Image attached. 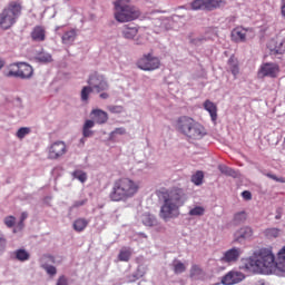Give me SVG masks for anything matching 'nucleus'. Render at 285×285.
<instances>
[{"mask_svg": "<svg viewBox=\"0 0 285 285\" xmlns=\"http://www.w3.org/2000/svg\"><path fill=\"white\" fill-rule=\"evenodd\" d=\"M38 61L41 63H50V61H52V56L50 53H40L38 56Z\"/></svg>", "mask_w": 285, "mask_h": 285, "instance_id": "58836bf2", "label": "nucleus"}, {"mask_svg": "<svg viewBox=\"0 0 285 285\" xmlns=\"http://www.w3.org/2000/svg\"><path fill=\"white\" fill-rule=\"evenodd\" d=\"M226 6V0H194L191 2L193 10H217V8H223Z\"/></svg>", "mask_w": 285, "mask_h": 285, "instance_id": "1a4fd4ad", "label": "nucleus"}, {"mask_svg": "<svg viewBox=\"0 0 285 285\" xmlns=\"http://www.w3.org/2000/svg\"><path fill=\"white\" fill-rule=\"evenodd\" d=\"M32 41H46V29L41 26H37L31 31Z\"/></svg>", "mask_w": 285, "mask_h": 285, "instance_id": "412c9836", "label": "nucleus"}, {"mask_svg": "<svg viewBox=\"0 0 285 285\" xmlns=\"http://www.w3.org/2000/svg\"><path fill=\"white\" fill-rule=\"evenodd\" d=\"M141 185L132 178L121 177L114 181L109 199L111 202H128L139 193Z\"/></svg>", "mask_w": 285, "mask_h": 285, "instance_id": "f257e3e1", "label": "nucleus"}, {"mask_svg": "<svg viewBox=\"0 0 285 285\" xmlns=\"http://www.w3.org/2000/svg\"><path fill=\"white\" fill-rule=\"evenodd\" d=\"M16 222H17V218L14 216H8L4 218V224L6 226H8V228H12Z\"/></svg>", "mask_w": 285, "mask_h": 285, "instance_id": "a19ab883", "label": "nucleus"}, {"mask_svg": "<svg viewBox=\"0 0 285 285\" xmlns=\"http://www.w3.org/2000/svg\"><path fill=\"white\" fill-rule=\"evenodd\" d=\"M176 130L191 141H199L207 135L206 127L190 116H180L176 120Z\"/></svg>", "mask_w": 285, "mask_h": 285, "instance_id": "7ed1b4c3", "label": "nucleus"}, {"mask_svg": "<svg viewBox=\"0 0 285 285\" xmlns=\"http://www.w3.org/2000/svg\"><path fill=\"white\" fill-rule=\"evenodd\" d=\"M35 69L28 62H14L9 65L7 77H16V79H31Z\"/></svg>", "mask_w": 285, "mask_h": 285, "instance_id": "423d86ee", "label": "nucleus"}, {"mask_svg": "<svg viewBox=\"0 0 285 285\" xmlns=\"http://www.w3.org/2000/svg\"><path fill=\"white\" fill-rule=\"evenodd\" d=\"M246 212H239L234 215L233 222L236 226H239V224H244V222H246Z\"/></svg>", "mask_w": 285, "mask_h": 285, "instance_id": "7c9ffc66", "label": "nucleus"}, {"mask_svg": "<svg viewBox=\"0 0 285 285\" xmlns=\"http://www.w3.org/2000/svg\"><path fill=\"white\" fill-rule=\"evenodd\" d=\"M100 99H108L110 97V95L108 92H101L99 95Z\"/></svg>", "mask_w": 285, "mask_h": 285, "instance_id": "3c124183", "label": "nucleus"}, {"mask_svg": "<svg viewBox=\"0 0 285 285\" xmlns=\"http://www.w3.org/2000/svg\"><path fill=\"white\" fill-rule=\"evenodd\" d=\"M87 83L89 85L90 88L96 90V92H104L110 88V85L108 83V80H106V76L99 73V72H92L89 78Z\"/></svg>", "mask_w": 285, "mask_h": 285, "instance_id": "6e6552de", "label": "nucleus"}, {"mask_svg": "<svg viewBox=\"0 0 285 285\" xmlns=\"http://www.w3.org/2000/svg\"><path fill=\"white\" fill-rule=\"evenodd\" d=\"M111 135H126V128L118 127L111 132Z\"/></svg>", "mask_w": 285, "mask_h": 285, "instance_id": "a18cd8bd", "label": "nucleus"}, {"mask_svg": "<svg viewBox=\"0 0 285 285\" xmlns=\"http://www.w3.org/2000/svg\"><path fill=\"white\" fill-rule=\"evenodd\" d=\"M141 17L139 8L132 4H114V18L118 23H128L135 21Z\"/></svg>", "mask_w": 285, "mask_h": 285, "instance_id": "39448f33", "label": "nucleus"}, {"mask_svg": "<svg viewBox=\"0 0 285 285\" xmlns=\"http://www.w3.org/2000/svg\"><path fill=\"white\" fill-rule=\"evenodd\" d=\"M6 248V238L3 237V234H0V250H4Z\"/></svg>", "mask_w": 285, "mask_h": 285, "instance_id": "8fccbe9b", "label": "nucleus"}, {"mask_svg": "<svg viewBox=\"0 0 285 285\" xmlns=\"http://www.w3.org/2000/svg\"><path fill=\"white\" fill-rule=\"evenodd\" d=\"M275 219H282V215H276Z\"/></svg>", "mask_w": 285, "mask_h": 285, "instance_id": "5fc2aeb1", "label": "nucleus"}, {"mask_svg": "<svg viewBox=\"0 0 285 285\" xmlns=\"http://www.w3.org/2000/svg\"><path fill=\"white\" fill-rule=\"evenodd\" d=\"M174 273L176 275H179L181 273H186V265H184V263L181 262H177L174 264Z\"/></svg>", "mask_w": 285, "mask_h": 285, "instance_id": "e433bc0d", "label": "nucleus"}, {"mask_svg": "<svg viewBox=\"0 0 285 285\" xmlns=\"http://www.w3.org/2000/svg\"><path fill=\"white\" fill-rule=\"evenodd\" d=\"M203 106L205 110L210 115L213 124H217V105L210 100H205Z\"/></svg>", "mask_w": 285, "mask_h": 285, "instance_id": "a211bd4d", "label": "nucleus"}, {"mask_svg": "<svg viewBox=\"0 0 285 285\" xmlns=\"http://www.w3.org/2000/svg\"><path fill=\"white\" fill-rule=\"evenodd\" d=\"M285 41L272 39L268 43L271 55H284L285 53Z\"/></svg>", "mask_w": 285, "mask_h": 285, "instance_id": "2eb2a0df", "label": "nucleus"}, {"mask_svg": "<svg viewBox=\"0 0 285 285\" xmlns=\"http://www.w3.org/2000/svg\"><path fill=\"white\" fill-rule=\"evenodd\" d=\"M130 257H132V249L122 247L118 254L119 262H130Z\"/></svg>", "mask_w": 285, "mask_h": 285, "instance_id": "393cba45", "label": "nucleus"}, {"mask_svg": "<svg viewBox=\"0 0 285 285\" xmlns=\"http://www.w3.org/2000/svg\"><path fill=\"white\" fill-rule=\"evenodd\" d=\"M142 224L145 226L151 227L155 226V224H157V219H155L154 216L150 214H145L142 215Z\"/></svg>", "mask_w": 285, "mask_h": 285, "instance_id": "473e14b6", "label": "nucleus"}, {"mask_svg": "<svg viewBox=\"0 0 285 285\" xmlns=\"http://www.w3.org/2000/svg\"><path fill=\"white\" fill-rule=\"evenodd\" d=\"M3 66H4L3 60H0V70H1V68H3Z\"/></svg>", "mask_w": 285, "mask_h": 285, "instance_id": "864d4df0", "label": "nucleus"}, {"mask_svg": "<svg viewBox=\"0 0 285 285\" xmlns=\"http://www.w3.org/2000/svg\"><path fill=\"white\" fill-rule=\"evenodd\" d=\"M239 257H242V248L233 247L224 253L220 262L223 264H235V262L239 261Z\"/></svg>", "mask_w": 285, "mask_h": 285, "instance_id": "f8f14e48", "label": "nucleus"}, {"mask_svg": "<svg viewBox=\"0 0 285 285\" xmlns=\"http://www.w3.org/2000/svg\"><path fill=\"white\" fill-rule=\"evenodd\" d=\"M30 132H31L30 127H22L18 129L16 137H18V139H23L26 135H30Z\"/></svg>", "mask_w": 285, "mask_h": 285, "instance_id": "c9c22d12", "label": "nucleus"}, {"mask_svg": "<svg viewBox=\"0 0 285 285\" xmlns=\"http://www.w3.org/2000/svg\"><path fill=\"white\" fill-rule=\"evenodd\" d=\"M21 12H23V4L19 1H11L0 13V28L1 30H10L14 23H17V19L21 17Z\"/></svg>", "mask_w": 285, "mask_h": 285, "instance_id": "20e7f679", "label": "nucleus"}, {"mask_svg": "<svg viewBox=\"0 0 285 285\" xmlns=\"http://www.w3.org/2000/svg\"><path fill=\"white\" fill-rule=\"evenodd\" d=\"M88 204V198H83L81 200L73 202L71 208H81V206H86Z\"/></svg>", "mask_w": 285, "mask_h": 285, "instance_id": "79ce46f5", "label": "nucleus"}, {"mask_svg": "<svg viewBox=\"0 0 285 285\" xmlns=\"http://www.w3.org/2000/svg\"><path fill=\"white\" fill-rule=\"evenodd\" d=\"M107 110L114 115H120V112H124V107L118 105H110L107 107Z\"/></svg>", "mask_w": 285, "mask_h": 285, "instance_id": "4c0bfd02", "label": "nucleus"}, {"mask_svg": "<svg viewBox=\"0 0 285 285\" xmlns=\"http://www.w3.org/2000/svg\"><path fill=\"white\" fill-rule=\"evenodd\" d=\"M67 153L68 147L66 146V142L58 140L50 145L48 157L49 159H60V157H63Z\"/></svg>", "mask_w": 285, "mask_h": 285, "instance_id": "9d476101", "label": "nucleus"}, {"mask_svg": "<svg viewBox=\"0 0 285 285\" xmlns=\"http://www.w3.org/2000/svg\"><path fill=\"white\" fill-rule=\"evenodd\" d=\"M139 35V27L135 24H125L122 27V37L125 39H135Z\"/></svg>", "mask_w": 285, "mask_h": 285, "instance_id": "f3484780", "label": "nucleus"}, {"mask_svg": "<svg viewBox=\"0 0 285 285\" xmlns=\"http://www.w3.org/2000/svg\"><path fill=\"white\" fill-rule=\"evenodd\" d=\"M76 39H77V30L75 29H70L69 31H66L61 37V41L62 43H65V46H72Z\"/></svg>", "mask_w": 285, "mask_h": 285, "instance_id": "4be33fe9", "label": "nucleus"}, {"mask_svg": "<svg viewBox=\"0 0 285 285\" xmlns=\"http://www.w3.org/2000/svg\"><path fill=\"white\" fill-rule=\"evenodd\" d=\"M73 177L75 179H78L79 181H81V184H85V181H87L88 179V175L82 170L73 171Z\"/></svg>", "mask_w": 285, "mask_h": 285, "instance_id": "72a5a7b5", "label": "nucleus"}, {"mask_svg": "<svg viewBox=\"0 0 285 285\" xmlns=\"http://www.w3.org/2000/svg\"><path fill=\"white\" fill-rule=\"evenodd\" d=\"M13 255L18 262H28V259H30V253H28L26 249H18L13 253Z\"/></svg>", "mask_w": 285, "mask_h": 285, "instance_id": "c85d7f7f", "label": "nucleus"}, {"mask_svg": "<svg viewBox=\"0 0 285 285\" xmlns=\"http://www.w3.org/2000/svg\"><path fill=\"white\" fill-rule=\"evenodd\" d=\"M157 195L164 199V204L160 208V217L163 219L179 217V208L184 206L181 191L177 189L170 191H168V189H161L157 191Z\"/></svg>", "mask_w": 285, "mask_h": 285, "instance_id": "f03ea898", "label": "nucleus"}, {"mask_svg": "<svg viewBox=\"0 0 285 285\" xmlns=\"http://www.w3.org/2000/svg\"><path fill=\"white\" fill-rule=\"evenodd\" d=\"M206 214V208L204 206H195L188 212L189 217H203Z\"/></svg>", "mask_w": 285, "mask_h": 285, "instance_id": "cd10ccee", "label": "nucleus"}, {"mask_svg": "<svg viewBox=\"0 0 285 285\" xmlns=\"http://www.w3.org/2000/svg\"><path fill=\"white\" fill-rule=\"evenodd\" d=\"M245 275L242 272L230 271L222 278V284L224 285H234L239 284V282H244Z\"/></svg>", "mask_w": 285, "mask_h": 285, "instance_id": "4468645a", "label": "nucleus"}, {"mask_svg": "<svg viewBox=\"0 0 285 285\" xmlns=\"http://www.w3.org/2000/svg\"><path fill=\"white\" fill-rule=\"evenodd\" d=\"M228 66L232 75L236 78L237 75H239V62L237 59H235V57H230L228 59Z\"/></svg>", "mask_w": 285, "mask_h": 285, "instance_id": "a878e982", "label": "nucleus"}, {"mask_svg": "<svg viewBox=\"0 0 285 285\" xmlns=\"http://www.w3.org/2000/svg\"><path fill=\"white\" fill-rule=\"evenodd\" d=\"M234 237L235 242H242V239H250V237H253V228L243 227L234 234Z\"/></svg>", "mask_w": 285, "mask_h": 285, "instance_id": "6ab92c4d", "label": "nucleus"}, {"mask_svg": "<svg viewBox=\"0 0 285 285\" xmlns=\"http://www.w3.org/2000/svg\"><path fill=\"white\" fill-rule=\"evenodd\" d=\"M258 75L261 77H271L272 79H277L279 75V65L275 62H265L261 66Z\"/></svg>", "mask_w": 285, "mask_h": 285, "instance_id": "9b49d317", "label": "nucleus"}, {"mask_svg": "<svg viewBox=\"0 0 285 285\" xmlns=\"http://www.w3.org/2000/svg\"><path fill=\"white\" fill-rule=\"evenodd\" d=\"M90 117L96 124L102 126L104 124H108V112L101 109H92L90 112Z\"/></svg>", "mask_w": 285, "mask_h": 285, "instance_id": "dca6fc26", "label": "nucleus"}, {"mask_svg": "<svg viewBox=\"0 0 285 285\" xmlns=\"http://www.w3.org/2000/svg\"><path fill=\"white\" fill-rule=\"evenodd\" d=\"M218 170L222 173V175H225L226 177H233L234 179H237V177H239V171L226 165H219Z\"/></svg>", "mask_w": 285, "mask_h": 285, "instance_id": "5701e85b", "label": "nucleus"}, {"mask_svg": "<svg viewBox=\"0 0 285 285\" xmlns=\"http://www.w3.org/2000/svg\"><path fill=\"white\" fill-rule=\"evenodd\" d=\"M139 70L145 72H153V70H159L161 67V60L155 57L153 53H145L136 63Z\"/></svg>", "mask_w": 285, "mask_h": 285, "instance_id": "0eeeda50", "label": "nucleus"}, {"mask_svg": "<svg viewBox=\"0 0 285 285\" xmlns=\"http://www.w3.org/2000/svg\"><path fill=\"white\" fill-rule=\"evenodd\" d=\"M56 285H68V278L66 276H60Z\"/></svg>", "mask_w": 285, "mask_h": 285, "instance_id": "49530a36", "label": "nucleus"}, {"mask_svg": "<svg viewBox=\"0 0 285 285\" xmlns=\"http://www.w3.org/2000/svg\"><path fill=\"white\" fill-rule=\"evenodd\" d=\"M191 181L193 184H195V186H202V184L204 183V171H196L191 176Z\"/></svg>", "mask_w": 285, "mask_h": 285, "instance_id": "2f4dec72", "label": "nucleus"}, {"mask_svg": "<svg viewBox=\"0 0 285 285\" xmlns=\"http://www.w3.org/2000/svg\"><path fill=\"white\" fill-rule=\"evenodd\" d=\"M189 276L191 279H204V277H206V273L202 266L194 264L189 271Z\"/></svg>", "mask_w": 285, "mask_h": 285, "instance_id": "aec40b11", "label": "nucleus"}, {"mask_svg": "<svg viewBox=\"0 0 285 285\" xmlns=\"http://www.w3.org/2000/svg\"><path fill=\"white\" fill-rule=\"evenodd\" d=\"M261 285H266V284L262 283Z\"/></svg>", "mask_w": 285, "mask_h": 285, "instance_id": "6e6d98bb", "label": "nucleus"}, {"mask_svg": "<svg viewBox=\"0 0 285 285\" xmlns=\"http://www.w3.org/2000/svg\"><path fill=\"white\" fill-rule=\"evenodd\" d=\"M242 197H243V199H246L248 202V200L253 199V194H250V191H248V190H245L242 193Z\"/></svg>", "mask_w": 285, "mask_h": 285, "instance_id": "09e8293b", "label": "nucleus"}, {"mask_svg": "<svg viewBox=\"0 0 285 285\" xmlns=\"http://www.w3.org/2000/svg\"><path fill=\"white\" fill-rule=\"evenodd\" d=\"M249 32H253L252 28L236 27L232 30V40L236 43H244Z\"/></svg>", "mask_w": 285, "mask_h": 285, "instance_id": "ddd939ff", "label": "nucleus"}, {"mask_svg": "<svg viewBox=\"0 0 285 285\" xmlns=\"http://www.w3.org/2000/svg\"><path fill=\"white\" fill-rule=\"evenodd\" d=\"M88 227V220L86 218H78L73 222V230L81 233Z\"/></svg>", "mask_w": 285, "mask_h": 285, "instance_id": "bb28decb", "label": "nucleus"}, {"mask_svg": "<svg viewBox=\"0 0 285 285\" xmlns=\"http://www.w3.org/2000/svg\"><path fill=\"white\" fill-rule=\"evenodd\" d=\"M26 219H28V214L26 212H23L21 214V217H20V222L17 226L18 230H22L23 229V222H26Z\"/></svg>", "mask_w": 285, "mask_h": 285, "instance_id": "37998d69", "label": "nucleus"}, {"mask_svg": "<svg viewBox=\"0 0 285 285\" xmlns=\"http://www.w3.org/2000/svg\"><path fill=\"white\" fill-rule=\"evenodd\" d=\"M265 235L268 239H275L279 237V230L277 228H268L265 230Z\"/></svg>", "mask_w": 285, "mask_h": 285, "instance_id": "f704fd0d", "label": "nucleus"}, {"mask_svg": "<svg viewBox=\"0 0 285 285\" xmlns=\"http://www.w3.org/2000/svg\"><path fill=\"white\" fill-rule=\"evenodd\" d=\"M48 259L55 264V256H48Z\"/></svg>", "mask_w": 285, "mask_h": 285, "instance_id": "603ef678", "label": "nucleus"}, {"mask_svg": "<svg viewBox=\"0 0 285 285\" xmlns=\"http://www.w3.org/2000/svg\"><path fill=\"white\" fill-rule=\"evenodd\" d=\"M132 0H116L114 1V6H129L128 3H130Z\"/></svg>", "mask_w": 285, "mask_h": 285, "instance_id": "de8ad7c7", "label": "nucleus"}, {"mask_svg": "<svg viewBox=\"0 0 285 285\" xmlns=\"http://www.w3.org/2000/svg\"><path fill=\"white\" fill-rule=\"evenodd\" d=\"M267 177L269 179H273L274 181H278L279 184H285L284 177H277L276 175H273V174H267Z\"/></svg>", "mask_w": 285, "mask_h": 285, "instance_id": "c03bdc74", "label": "nucleus"}, {"mask_svg": "<svg viewBox=\"0 0 285 285\" xmlns=\"http://www.w3.org/2000/svg\"><path fill=\"white\" fill-rule=\"evenodd\" d=\"M46 273L48 275H50L51 277H55V275H57V267L52 266V265H45L43 266Z\"/></svg>", "mask_w": 285, "mask_h": 285, "instance_id": "ea45409f", "label": "nucleus"}, {"mask_svg": "<svg viewBox=\"0 0 285 285\" xmlns=\"http://www.w3.org/2000/svg\"><path fill=\"white\" fill-rule=\"evenodd\" d=\"M92 90L94 89L90 86L82 87L81 92H80L81 101L88 102V99H90V95H92Z\"/></svg>", "mask_w": 285, "mask_h": 285, "instance_id": "c756f323", "label": "nucleus"}, {"mask_svg": "<svg viewBox=\"0 0 285 285\" xmlns=\"http://www.w3.org/2000/svg\"><path fill=\"white\" fill-rule=\"evenodd\" d=\"M95 120H86L82 127V135L83 137L88 138V137H92V135H95V131L90 130V128H95Z\"/></svg>", "mask_w": 285, "mask_h": 285, "instance_id": "b1692460", "label": "nucleus"}]
</instances>
